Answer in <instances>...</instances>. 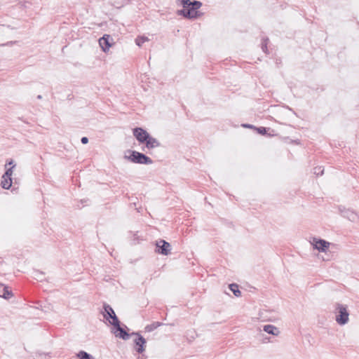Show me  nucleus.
<instances>
[{
  "instance_id": "nucleus-4",
  "label": "nucleus",
  "mask_w": 359,
  "mask_h": 359,
  "mask_svg": "<svg viewBox=\"0 0 359 359\" xmlns=\"http://www.w3.org/2000/svg\"><path fill=\"white\" fill-rule=\"evenodd\" d=\"M103 317L106 320L109 322L110 325L114 324V323L118 322V318L116 315L112 307L108 304L107 303H103V310L101 311Z\"/></svg>"
},
{
  "instance_id": "nucleus-23",
  "label": "nucleus",
  "mask_w": 359,
  "mask_h": 359,
  "mask_svg": "<svg viewBox=\"0 0 359 359\" xmlns=\"http://www.w3.org/2000/svg\"><path fill=\"white\" fill-rule=\"evenodd\" d=\"M102 52L107 53L111 46H100Z\"/></svg>"
},
{
  "instance_id": "nucleus-17",
  "label": "nucleus",
  "mask_w": 359,
  "mask_h": 359,
  "mask_svg": "<svg viewBox=\"0 0 359 359\" xmlns=\"http://www.w3.org/2000/svg\"><path fill=\"white\" fill-rule=\"evenodd\" d=\"M111 36L109 34H104L102 37L100 38L97 41L99 45H113L109 42Z\"/></svg>"
},
{
  "instance_id": "nucleus-5",
  "label": "nucleus",
  "mask_w": 359,
  "mask_h": 359,
  "mask_svg": "<svg viewBox=\"0 0 359 359\" xmlns=\"http://www.w3.org/2000/svg\"><path fill=\"white\" fill-rule=\"evenodd\" d=\"M131 335L136 336L134 339V349L138 353H142L146 348L147 341L139 332H132Z\"/></svg>"
},
{
  "instance_id": "nucleus-29",
  "label": "nucleus",
  "mask_w": 359,
  "mask_h": 359,
  "mask_svg": "<svg viewBox=\"0 0 359 359\" xmlns=\"http://www.w3.org/2000/svg\"><path fill=\"white\" fill-rule=\"evenodd\" d=\"M37 357H38L37 359H43V358H46L47 355L46 354H43V353H39L37 355Z\"/></svg>"
},
{
  "instance_id": "nucleus-2",
  "label": "nucleus",
  "mask_w": 359,
  "mask_h": 359,
  "mask_svg": "<svg viewBox=\"0 0 359 359\" xmlns=\"http://www.w3.org/2000/svg\"><path fill=\"white\" fill-rule=\"evenodd\" d=\"M128 153H130V155L128 156H125V158L132 163L144 165L153 163V160L143 153L135 150H128Z\"/></svg>"
},
{
  "instance_id": "nucleus-31",
  "label": "nucleus",
  "mask_w": 359,
  "mask_h": 359,
  "mask_svg": "<svg viewBox=\"0 0 359 359\" xmlns=\"http://www.w3.org/2000/svg\"><path fill=\"white\" fill-rule=\"evenodd\" d=\"M37 99H39V100L42 99V96H41V95H39L37 96Z\"/></svg>"
},
{
  "instance_id": "nucleus-22",
  "label": "nucleus",
  "mask_w": 359,
  "mask_h": 359,
  "mask_svg": "<svg viewBox=\"0 0 359 359\" xmlns=\"http://www.w3.org/2000/svg\"><path fill=\"white\" fill-rule=\"evenodd\" d=\"M15 165H13L9 168H7L4 174V177L9 178L11 177L13 174V169L15 168Z\"/></svg>"
},
{
  "instance_id": "nucleus-8",
  "label": "nucleus",
  "mask_w": 359,
  "mask_h": 359,
  "mask_svg": "<svg viewBox=\"0 0 359 359\" xmlns=\"http://www.w3.org/2000/svg\"><path fill=\"white\" fill-rule=\"evenodd\" d=\"M156 251L158 254L163 255H168V254L170 253L171 251L170 244L168 242L165 241V240L162 239L156 242Z\"/></svg>"
},
{
  "instance_id": "nucleus-6",
  "label": "nucleus",
  "mask_w": 359,
  "mask_h": 359,
  "mask_svg": "<svg viewBox=\"0 0 359 359\" xmlns=\"http://www.w3.org/2000/svg\"><path fill=\"white\" fill-rule=\"evenodd\" d=\"M114 334L116 337H119L123 340H127L130 338L131 334H129L124 328L121 327V322L118 320V322L114 323L112 324Z\"/></svg>"
},
{
  "instance_id": "nucleus-18",
  "label": "nucleus",
  "mask_w": 359,
  "mask_h": 359,
  "mask_svg": "<svg viewBox=\"0 0 359 359\" xmlns=\"http://www.w3.org/2000/svg\"><path fill=\"white\" fill-rule=\"evenodd\" d=\"M76 356L79 359H95L92 355L86 352L85 351H80L76 354Z\"/></svg>"
},
{
  "instance_id": "nucleus-28",
  "label": "nucleus",
  "mask_w": 359,
  "mask_h": 359,
  "mask_svg": "<svg viewBox=\"0 0 359 359\" xmlns=\"http://www.w3.org/2000/svg\"><path fill=\"white\" fill-rule=\"evenodd\" d=\"M7 165H12V166H13V165H15V164H14V161H13V159L7 160V161H6V166Z\"/></svg>"
},
{
  "instance_id": "nucleus-1",
  "label": "nucleus",
  "mask_w": 359,
  "mask_h": 359,
  "mask_svg": "<svg viewBox=\"0 0 359 359\" xmlns=\"http://www.w3.org/2000/svg\"><path fill=\"white\" fill-rule=\"evenodd\" d=\"M176 4L183 7V9L177 11L178 15L183 16L187 19H196L202 15L198 11L202 6V3L199 1L176 0Z\"/></svg>"
},
{
  "instance_id": "nucleus-26",
  "label": "nucleus",
  "mask_w": 359,
  "mask_h": 359,
  "mask_svg": "<svg viewBox=\"0 0 359 359\" xmlns=\"http://www.w3.org/2000/svg\"><path fill=\"white\" fill-rule=\"evenodd\" d=\"M81 142L83 144H86L88 142V138L87 137H81Z\"/></svg>"
},
{
  "instance_id": "nucleus-13",
  "label": "nucleus",
  "mask_w": 359,
  "mask_h": 359,
  "mask_svg": "<svg viewBox=\"0 0 359 359\" xmlns=\"http://www.w3.org/2000/svg\"><path fill=\"white\" fill-rule=\"evenodd\" d=\"M263 330L268 334L273 336H278L280 333L278 328L273 325H266L263 327Z\"/></svg>"
},
{
  "instance_id": "nucleus-3",
  "label": "nucleus",
  "mask_w": 359,
  "mask_h": 359,
  "mask_svg": "<svg viewBox=\"0 0 359 359\" xmlns=\"http://www.w3.org/2000/svg\"><path fill=\"white\" fill-rule=\"evenodd\" d=\"M335 320L340 325H344L348 321L349 312L346 305L339 303L335 304Z\"/></svg>"
},
{
  "instance_id": "nucleus-12",
  "label": "nucleus",
  "mask_w": 359,
  "mask_h": 359,
  "mask_svg": "<svg viewBox=\"0 0 359 359\" xmlns=\"http://www.w3.org/2000/svg\"><path fill=\"white\" fill-rule=\"evenodd\" d=\"M146 147L149 149H154L156 147H158L161 146V143L154 137L149 135V138L144 143Z\"/></svg>"
},
{
  "instance_id": "nucleus-19",
  "label": "nucleus",
  "mask_w": 359,
  "mask_h": 359,
  "mask_svg": "<svg viewBox=\"0 0 359 359\" xmlns=\"http://www.w3.org/2000/svg\"><path fill=\"white\" fill-rule=\"evenodd\" d=\"M148 41H149V39L147 36H137L135 39V43H136V45H142V43H144Z\"/></svg>"
},
{
  "instance_id": "nucleus-20",
  "label": "nucleus",
  "mask_w": 359,
  "mask_h": 359,
  "mask_svg": "<svg viewBox=\"0 0 359 359\" xmlns=\"http://www.w3.org/2000/svg\"><path fill=\"white\" fill-rule=\"evenodd\" d=\"M255 130H257V133L262 135H266L267 134V131L270 130L269 128L266 127H256Z\"/></svg>"
},
{
  "instance_id": "nucleus-33",
  "label": "nucleus",
  "mask_w": 359,
  "mask_h": 359,
  "mask_svg": "<svg viewBox=\"0 0 359 359\" xmlns=\"http://www.w3.org/2000/svg\"><path fill=\"white\" fill-rule=\"evenodd\" d=\"M276 63H280V61H278V60H276Z\"/></svg>"
},
{
  "instance_id": "nucleus-10",
  "label": "nucleus",
  "mask_w": 359,
  "mask_h": 359,
  "mask_svg": "<svg viewBox=\"0 0 359 359\" xmlns=\"http://www.w3.org/2000/svg\"><path fill=\"white\" fill-rule=\"evenodd\" d=\"M312 245L313 248L318 250L319 252H326L330 246V243L321 238H313Z\"/></svg>"
},
{
  "instance_id": "nucleus-25",
  "label": "nucleus",
  "mask_w": 359,
  "mask_h": 359,
  "mask_svg": "<svg viewBox=\"0 0 359 359\" xmlns=\"http://www.w3.org/2000/svg\"><path fill=\"white\" fill-rule=\"evenodd\" d=\"M269 46H261L262 51L266 55L269 54Z\"/></svg>"
},
{
  "instance_id": "nucleus-27",
  "label": "nucleus",
  "mask_w": 359,
  "mask_h": 359,
  "mask_svg": "<svg viewBox=\"0 0 359 359\" xmlns=\"http://www.w3.org/2000/svg\"><path fill=\"white\" fill-rule=\"evenodd\" d=\"M269 41V39L268 38H264L262 39V42L261 45H267Z\"/></svg>"
},
{
  "instance_id": "nucleus-15",
  "label": "nucleus",
  "mask_w": 359,
  "mask_h": 359,
  "mask_svg": "<svg viewBox=\"0 0 359 359\" xmlns=\"http://www.w3.org/2000/svg\"><path fill=\"white\" fill-rule=\"evenodd\" d=\"M162 325H163V323L154 322L149 325H147L145 327L144 330H145V332H151L154 331V330H156V328H158V327L161 326Z\"/></svg>"
},
{
  "instance_id": "nucleus-9",
  "label": "nucleus",
  "mask_w": 359,
  "mask_h": 359,
  "mask_svg": "<svg viewBox=\"0 0 359 359\" xmlns=\"http://www.w3.org/2000/svg\"><path fill=\"white\" fill-rule=\"evenodd\" d=\"M339 211L342 217L348 219L351 222H356L358 219V214L351 209H346L344 207L339 206Z\"/></svg>"
},
{
  "instance_id": "nucleus-11",
  "label": "nucleus",
  "mask_w": 359,
  "mask_h": 359,
  "mask_svg": "<svg viewBox=\"0 0 359 359\" xmlns=\"http://www.w3.org/2000/svg\"><path fill=\"white\" fill-rule=\"evenodd\" d=\"M13 296V293L8 287L0 283V297L9 299Z\"/></svg>"
},
{
  "instance_id": "nucleus-14",
  "label": "nucleus",
  "mask_w": 359,
  "mask_h": 359,
  "mask_svg": "<svg viewBox=\"0 0 359 359\" xmlns=\"http://www.w3.org/2000/svg\"><path fill=\"white\" fill-rule=\"evenodd\" d=\"M12 185V177L7 178L3 175L1 177V186L4 189H9Z\"/></svg>"
},
{
  "instance_id": "nucleus-16",
  "label": "nucleus",
  "mask_w": 359,
  "mask_h": 359,
  "mask_svg": "<svg viewBox=\"0 0 359 359\" xmlns=\"http://www.w3.org/2000/svg\"><path fill=\"white\" fill-rule=\"evenodd\" d=\"M229 287L236 297H238L241 296V292L240 291L238 285L236 283L230 284Z\"/></svg>"
},
{
  "instance_id": "nucleus-32",
  "label": "nucleus",
  "mask_w": 359,
  "mask_h": 359,
  "mask_svg": "<svg viewBox=\"0 0 359 359\" xmlns=\"http://www.w3.org/2000/svg\"><path fill=\"white\" fill-rule=\"evenodd\" d=\"M276 63H280V61H278V60H276Z\"/></svg>"
},
{
  "instance_id": "nucleus-24",
  "label": "nucleus",
  "mask_w": 359,
  "mask_h": 359,
  "mask_svg": "<svg viewBox=\"0 0 359 359\" xmlns=\"http://www.w3.org/2000/svg\"><path fill=\"white\" fill-rule=\"evenodd\" d=\"M242 126L243 128H252V129H255L256 128V126H253V125H251V124H248V123H244V124H242Z\"/></svg>"
},
{
  "instance_id": "nucleus-21",
  "label": "nucleus",
  "mask_w": 359,
  "mask_h": 359,
  "mask_svg": "<svg viewBox=\"0 0 359 359\" xmlns=\"http://www.w3.org/2000/svg\"><path fill=\"white\" fill-rule=\"evenodd\" d=\"M323 172L324 169L321 166H317L313 168V173L317 176L322 175L323 174Z\"/></svg>"
},
{
  "instance_id": "nucleus-30",
  "label": "nucleus",
  "mask_w": 359,
  "mask_h": 359,
  "mask_svg": "<svg viewBox=\"0 0 359 359\" xmlns=\"http://www.w3.org/2000/svg\"><path fill=\"white\" fill-rule=\"evenodd\" d=\"M2 45H6V46H8V45H13V41H9V42H7L6 43H3Z\"/></svg>"
},
{
  "instance_id": "nucleus-7",
  "label": "nucleus",
  "mask_w": 359,
  "mask_h": 359,
  "mask_svg": "<svg viewBox=\"0 0 359 359\" xmlns=\"http://www.w3.org/2000/svg\"><path fill=\"white\" fill-rule=\"evenodd\" d=\"M134 137L140 144H144L149 138L150 134L142 128H135L133 130Z\"/></svg>"
}]
</instances>
